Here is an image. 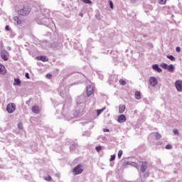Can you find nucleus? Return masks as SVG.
<instances>
[{"label": "nucleus", "mask_w": 182, "mask_h": 182, "mask_svg": "<svg viewBox=\"0 0 182 182\" xmlns=\"http://www.w3.org/2000/svg\"><path fill=\"white\" fill-rule=\"evenodd\" d=\"M31 7L29 6H24L22 9L18 11V14L21 15L22 16H26L31 14Z\"/></svg>", "instance_id": "nucleus-1"}, {"label": "nucleus", "mask_w": 182, "mask_h": 182, "mask_svg": "<svg viewBox=\"0 0 182 182\" xmlns=\"http://www.w3.org/2000/svg\"><path fill=\"white\" fill-rule=\"evenodd\" d=\"M73 174H75V176H77V174H82V173H83V168L81 164H78L77 166H75L73 168Z\"/></svg>", "instance_id": "nucleus-2"}, {"label": "nucleus", "mask_w": 182, "mask_h": 182, "mask_svg": "<svg viewBox=\"0 0 182 182\" xmlns=\"http://www.w3.org/2000/svg\"><path fill=\"white\" fill-rule=\"evenodd\" d=\"M161 66L163 69H166V70H168V72H171V73L174 72V65H173V64L168 65L166 63H162Z\"/></svg>", "instance_id": "nucleus-3"}, {"label": "nucleus", "mask_w": 182, "mask_h": 182, "mask_svg": "<svg viewBox=\"0 0 182 182\" xmlns=\"http://www.w3.org/2000/svg\"><path fill=\"white\" fill-rule=\"evenodd\" d=\"M16 105L15 103L9 104L6 107V111L8 113H14V111L16 110Z\"/></svg>", "instance_id": "nucleus-4"}, {"label": "nucleus", "mask_w": 182, "mask_h": 182, "mask_svg": "<svg viewBox=\"0 0 182 182\" xmlns=\"http://www.w3.org/2000/svg\"><path fill=\"white\" fill-rule=\"evenodd\" d=\"M1 59L3 60H8V58H9V53H8V51L3 50L1 52Z\"/></svg>", "instance_id": "nucleus-5"}, {"label": "nucleus", "mask_w": 182, "mask_h": 182, "mask_svg": "<svg viewBox=\"0 0 182 182\" xmlns=\"http://www.w3.org/2000/svg\"><path fill=\"white\" fill-rule=\"evenodd\" d=\"M157 83H159V82L157 81V78L154 77H151L149 78V85L152 87H156V85H157Z\"/></svg>", "instance_id": "nucleus-6"}, {"label": "nucleus", "mask_w": 182, "mask_h": 182, "mask_svg": "<svg viewBox=\"0 0 182 182\" xmlns=\"http://www.w3.org/2000/svg\"><path fill=\"white\" fill-rule=\"evenodd\" d=\"M175 86L176 87V90L178 92H182V81L180 80H178L175 82Z\"/></svg>", "instance_id": "nucleus-7"}, {"label": "nucleus", "mask_w": 182, "mask_h": 182, "mask_svg": "<svg viewBox=\"0 0 182 182\" xmlns=\"http://www.w3.org/2000/svg\"><path fill=\"white\" fill-rule=\"evenodd\" d=\"M127 120V118L126 117V115L121 114L118 117L117 122L118 123H124Z\"/></svg>", "instance_id": "nucleus-8"}, {"label": "nucleus", "mask_w": 182, "mask_h": 182, "mask_svg": "<svg viewBox=\"0 0 182 182\" xmlns=\"http://www.w3.org/2000/svg\"><path fill=\"white\" fill-rule=\"evenodd\" d=\"M93 93V87L91 85H88L87 87V96H91V95Z\"/></svg>", "instance_id": "nucleus-9"}, {"label": "nucleus", "mask_w": 182, "mask_h": 182, "mask_svg": "<svg viewBox=\"0 0 182 182\" xmlns=\"http://www.w3.org/2000/svg\"><path fill=\"white\" fill-rule=\"evenodd\" d=\"M31 110L33 113H36V114H38L39 112H41V109L36 105L33 106Z\"/></svg>", "instance_id": "nucleus-10"}, {"label": "nucleus", "mask_w": 182, "mask_h": 182, "mask_svg": "<svg viewBox=\"0 0 182 182\" xmlns=\"http://www.w3.org/2000/svg\"><path fill=\"white\" fill-rule=\"evenodd\" d=\"M147 170V163L143 162L141 165V173H144Z\"/></svg>", "instance_id": "nucleus-11"}, {"label": "nucleus", "mask_w": 182, "mask_h": 182, "mask_svg": "<svg viewBox=\"0 0 182 182\" xmlns=\"http://www.w3.org/2000/svg\"><path fill=\"white\" fill-rule=\"evenodd\" d=\"M6 73V69H5V66L4 65L0 64V75H5Z\"/></svg>", "instance_id": "nucleus-12"}, {"label": "nucleus", "mask_w": 182, "mask_h": 182, "mask_svg": "<svg viewBox=\"0 0 182 182\" xmlns=\"http://www.w3.org/2000/svg\"><path fill=\"white\" fill-rule=\"evenodd\" d=\"M124 110H126V105H120L119 106V113H124Z\"/></svg>", "instance_id": "nucleus-13"}, {"label": "nucleus", "mask_w": 182, "mask_h": 182, "mask_svg": "<svg viewBox=\"0 0 182 182\" xmlns=\"http://www.w3.org/2000/svg\"><path fill=\"white\" fill-rule=\"evenodd\" d=\"M152 68L154 69V70H156V72H158L159 73H161V68H160V67H159V65L155 64L152 65Z\"/></svg>", "instance_id": "nucleus-14"}, {"label": "nucleus", "mask_w": 182, "mask_h": 182, "mask_svg": "<svg viewBox=\"0 0 182 182\" xmlns=\"http://www.w3.org/2000/svg\"><path fill=\"white\" fill-rule=\"evenodd\" d=\"M21 80L19 78H14V86H21Z\"/></svg>", "instance_id": "nucleus-15"}, {"label": "nucleus", "mask_w": 182, "mask_h": 182, "mask_svg": "<svg viewBox=\"0 0 182 182\" xmlns=\"http://www.w3.org/2000/svg\"><path fill=\"white\" fill-rule=\"evenodd\" d=\"M127 164H128V166H132V167H135V168H139V165L136 163L128 161Z\"/></svg>", "instance_id": "nucleus-16"}, {"label": "nucleus", "mask_w": 182, "mask_h": 182, "mask_svg": "<svg viewBox=\"0 0 182 182\" xmlns=\"http://www.w3.org/2000/svg\"><path fill=\"white\" fill-rule=\"evenodd\" d=\"M37 59L38 60H42V62H48V57L46 56H38Z\"/></svg>", "instance_id": "nucleus-17"}, {"label": "nucleus", "mask_w": 182, "mask_h": 182, "mask_svg": "<svg viewBox=\"0 0 182 182\" xmlns=\"http://www.w3.org/2000/svg\"><path fill=\"white\" fill-rule=\"evenodd\" d=\"M135 99H136V100H140V99H141V93L139 91H136L135 92Z\"/></svg>", "instance_id": "nucleus-18"}, {"label": "nucleus", "mask_w": 182, "mask_h": 182, "mask_svg": "<svg viewBox=\"0 0 182 182\" xmlns=\"http://www.w3.org/2000/svg\"><path fill=\"white\" fill-rule=\"evenodd\" d=\"M14 22H16V23H17V25H21V21L19 19V17H18V16H15L14 18Z\"/></svg>", "instance_id": "nucleus-19"}, {"label": "nucleus", "mask_w": 182, "mask_h": 182, "mask_svg": "<svg viewBox=\"0 0 182 182\" xmlns=\"http://www.w3.org/2000/svg\"><path fill=\"white\" fill-rule=\"evenodd\" d=\"M106 107H104L101 109H97V116H99L100 114H102V113H103V112H105Z\"/></svg>", "instance_id": "nucleus-20"}, {"label": "nucleus", "mask_w": 182, "mask_h": 182, "mask_svg": "<svg viewBox=\"0 0 182 182\" xmlns=\"http://www.w3.org/2000/svg\"><path fill=\"white\" fill-rule=\"evenodd\" d=\"M166 58L169 59V60H171V62H174V60H176V58L173 55H166Z\"/></svg>", "instance_id": "nucleus-21"}, {"label": "nucleus", "mask_w": 182, "mask_h": 182, "mask_svg": "<svg viewBox=\"0 0 182 182\" xmlns=\"http://www.w3.org/2000/svg\"><path fill=\"white\" fill-rule=\"evenodd\" d=\"M154 136H155V137H156V139L157 140L161 139V135L160 134L156 132V133H154Z\"/></svg>", "instance_id": "nucleus-22"}, {"label": "nucleus", "mask_w": 182, "mask_h": 182, "mask_svg": "<svg viewBox=\"0 0 182 182\" xmlns=\"http://www.w3.org/2000/svg\"><path fill=\"white\" fill-rule=\"evenodd\" d=\"M43 178L44 180H46V181H52V177H50V176H44Z\"/></svg>", "instance_id": "nucleus-23"}, {"label": "nucleus", "mask_w": 182, "mask_h": 182, "mask_svg": "<svg viewBox=\"0 0 182 182\" xmlns=\"http://www.w3.org/2000/svg\"><path fill=\"white\" fill-rule=\"evenodd\" d=\"M122 156H123V151L119 150V152H118V159H121Z\"/></svg>", "instance_id": "nucleus-24"}, {"label": "nucleus", "mask_w": 182, "mask_h": 182, "mask_svg": "<svg viewBox=\"0 0 182 182\" xmlns=\"http://www.w3.org/2000/svg\"><path fill=\"white\" fill-rule=\"evenodd\" d=\"M84 4H87L88 5H90L92 4V1L90 0H81Z\"/></svg>", "instance_id": "nucleus-25"}, {"label": "nucleus", "mask_w": 182, "mask_h": 182, "mask_svg": "<svg viewBox=\"0 0 182 182\" xmlns=\"http://www.w3.org/2000/svg\"><path fill=\"white\" fill-rule=\"evenodd\" d=\"M167 0H159V4H160V5H164L166 4Z\"/></svg>", "instance_id": "nucleus-26"}, {"label": "nucleus", "mask_w": 182, "mask_h": 182, "mask_svg": "<svg viewBox=\"0 0 182 182\" xmlns=\"http://www.w3.org/2000/svg\"><path fill=\"white\" fill-rule=\"evenodd\" d=\"M165 148L167 149V150H171V149H173V146L171 145V144H167Z\"/></svg>", "instance_id": "nucleus-27"}, {"label": "nucleus", "mask_w": 182, "mask_h": 182, "mask_svg": "<svg viewBox=\"0 0 182 182\" xmlns=\"http://www.w3.org/2000/svg\"><path fill=\"white\" fill-rule=\"evenodd\" d=\"M119 83L122 86H124L126 85V81H124V80H119Z\"/></svg>", "instance_id": "nucleus-28"}, {"label": "nucleus", "mask_w": 182, "mask_h": 182, "mask_svg": "<svg viewBox=\"0 0 182 182\" xmlns=\"http://www.w3.org/2000/svg\"><path fill=\"white\" fill-rule=\"evenodd\" d=\"M95 150H96V151H97L99 153V151H100V150H102V146H96Z\"/></svg>", "instance_id": "nucleus-29"}, {"label": "nucleus", "mask_w": 182, "mask_h": 182, "mask_svg": "<svg viewBox=\"0 0 182 182\" xmlns=\"http://www.w3.org/2000/svg\"><path fill=\"white\" fill-rule=\"evenodd\" d=\"M115 159H116V155H112L109 159V161H114Z\"/></svg>", "instance_id": "nucleus-30"}, {"label": "nucleus", "mask_w": 182, "mask_h": 182, "mask_svg": "<svg viewBox=\"0 0 182 182\" xmlns=\"http://www.w3.org/2000/svg\"><path fill=\"white\" fill-rule=\"evenodd\" d=\"M181 50V48L180 47H176V51L178 53H180Z\"/></svg>", "instance_id": "nucleus-31"}, {"label": "nucleus", "mask_w": 182, "mask_h": 182, "mask_svg": "<svg viewBox=\"0 0 182 182\" xmlns=\"http://www.w3.org/2000/svg\"><path fill=\"white\" fill-rule=\"evenodd\" d=\"M109 4L111 9H113V2L112 1H109Z\"/></svg>", "instance_id": "nucleus-32"}, {"label": "nucleus", "mask_w": 182, "mask_h": 182, "mask_svg": "<svg viewBox=\"0 0 182 182\" xmlns=\"http://www.w3.org/2000/svg\"><path fill=\"white\" fill-rule=\"evenodd\" d=\"M173 134H176V135H177V136H178L179 135V134H178V130H177V129H173Z\"/></svg>", "instance_id": "nucleus-33"}, {"label": "nucleus", "mask_w": 182, "mask_h": 182, "mask_svg": "<svg viewBox=\"0 0 182 182\" xmlns=\"http://www.w3.org/2000/svg\"><path fill=\"white\" fill-rule=\"evenodd\" d=\"M46 77H47V79H50V77H52V75H50V74H47V75H46Z\"/></svg>", "instance_id": "nucleus-34"}, {"label": "nucleus", "mask_w": 182, "mask_h": 182, "mask_svg": "<svg viewBox=\"0 0 182 182\" xmlns=\"http://www.w3.org/2000/svg\"><path fill=\"white\" fill-rule=\"evenodd\" d=\"M18 129H22V128H23L22 123H21V122L18 123Z\"/></svg>", "instance_id": "nucleus-35"}, {"label": "nucleus", "mask_w": 182, "mask_h": 182, "mask_svg": "<svg viewBox=\"0 0 182 182\" xmlns=\"http://www.w3.org/2000/svg\"><path fill=\"white\" fill-rule=\"evenodd\" d=\"M25 77H26L27 79H30L29 73H26V75H25Z\"/></svg>", "instance_id": "nucleus-36"}, {"label": "nucleus", "mask_w": 182, "mask_h": 182, "mask_svg": "<svg viewBox=\"0 0 182 182\" xmlns=\"http://www.w3.org/2000/svg\"><path fill=\"white\" fill-rule=\"evenodd\" d=\"M103 132H104L105 133H107V132H109V129H103Z\"/></svg>", "instance_id": "nucleus-37"}, {"label": "nucleus", "mask_w": 182, "mask_h": 182, "mask_svg": "<svg viewBox=\"0 0 182 182\" xmlns=\"http://www.w3.org/2000/svg\"><path fill=\"white\" fill-rule=\"evenodd\" d=\"M5 29L6 31H11V29L9 28V26H6Z\"/></svg>", "instance_id": "nucleus-38"}, {"label": "nucleus", "mask_w": 182, "mask_h": 182, "mask_svg": "<svg viewBox=\"0 0 182 182\" xmlns=\"http://www.w3.org/2000/svg\"><path fill=\"white\" fill-rule=\"evenodd\" d=\"M135 2H137V0H131L132 4H135Z\"/></svg>", "instance_id": "nucleus-39"}, {"label": "nucleus", "mask_w": 182, "mask_h": 182, "mask_svg": "<svg viewBox=\"0 0 182 182\" xmlns=\"http://www.w3.org/2000/svg\"><path fill=\"white\" fill-rule=\"evenodd\" d=\"M11 49L12 48L11 47H9V46L7 47V50H11Z\"/></svg>", "instance_id": "nucleus-40"}, {"label": "nucleus", "mask_w": 182, "mask_h": 182, "mask_svg": "<svg viewBox=\"0 0 182 182\" xmlns=\"http://www.w3.org/2000/svg\"><path fill=\"white\" fill-rule=\"evenodd\" d=\"M73 147H75V146H73V145L72 146H70V150H72V149H73Z\"/></svg>", "instance_id": "nucleus-41"}, {"label": "nucleus", "mask_w": 182, "mask_h": 182, "mask_svg": "<svg viewBox=\"0 0 182 182\" xmlns=\"http://www.w3.org/2000/svg\"><path fill=\"white\" fill-rule=\"evenodd\" d=\"M149 176V173H146L145 175H144V177H147Z\"/></svg>", "instance_id": "nucleus-42"}, {"label": "nucleus", "mask_w": 182, "mask_h": 182, "mask_svg": "<svg viewBox=\"0 0 182 182\" xmlns=\"http://www.w3.org/2000/svg\"><path fill=\"white\" fill-rule=\"evenodd\" d=\"M80 16H83V14H80Z\"/></svg>", "instance_id": "nucleus-43"}, {"label": "nucleus", "mask_w": 182, "mask_h": 182, "mask_svg": "<svg viewBox=\"0 0 182 182\" xmlns=\"http://www.w3.org/2000/svg\"><path fill=\"white\" fill-rule=\"evenodd\" d=\"M77 105H80V102H77Z\"/></svg>", "instance_id": "nucleus-44"}, {"label": "nucleus", "mask_w": 182, "mask_h": 182, "mask_svg": "<svg viewBox=\"0 0 182 182\" xmlns=\"http://www.w3.org/2000/svg\"><path fill=\"white\" fill-rule=\"evenodd\" d=\"M82 97H80V99H82Z\"/></svg>", "instance_id": "nucleus-45"}]
</instances>
